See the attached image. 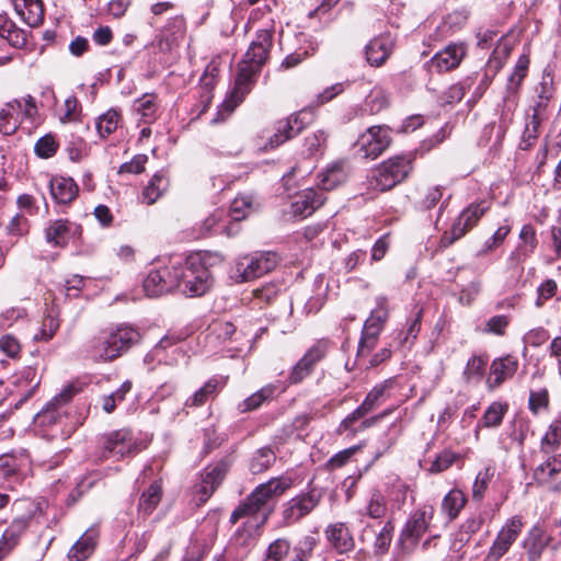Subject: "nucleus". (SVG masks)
I'll list each match as a JSON object with an SVG mask.
<instances>
[{"label": "nucleus", "mask_w": 561, "mask_h": 561, "mask_svg": "<svg viewBox=\"0 0 561 561\" xmlns=\"http://www.w3.org/2000/svg\"><path fill=\"white\" fill-rule=\"evenodd\" d=\"M293 485V479L287 476L272 478L257 485L231 513L230 522L236 524L241 518L248 520L237 529L234 541L239 546H248L257 535V530L268 519L274 503Z\"/></svg>", "instance_id": "1"}, {"label": "nucleus", "mask_w": 561, "mask_h": 561, "mask_svg": "<svg viewBox=\"0 0 561 561\" xmlns=\"http://www.w3.org/2000/svg\"><path fill=\"white\" fill-rule=\"evenodd\" d=\"M272 45L273 33L271 31L260 30L256 32L255 38L251 42L243 59L238 65L233 89L220 105L217 116L213 119L214 123L225 121L250 93L255 77L268 59Z\"/></svg>", "instance_id": "2"}, {"label": "nucleus", "mask_w": 561, "mask_h": 561, "mask_svg": "<svg viewBox=\"0 0 561 561\" xmlns=\"http://www.w3.org/2000/svg\"><path fill=\"white\" fill-rule=\"evenodd\" d=\"M222 255L213 252L191 254L183 264H173L174 273H179V288L184 295L194 297L204 295L213 284L209 266L221 263Z\"/></svg>", "instance_id": "3"}, {"label": "nucleus", "mask_w": 561, "mask_h": 561, "mask_svg": "<svg viewBox=\"0 0 561 561\" xmlns=\"http://www.w3.org/2000/svg\"><path fill=\"white\" fill-rule=\"evenodd\" d=\"M140 339L130 325L119 324L100 332L88 346L89 356L95 362H112L128 351Z\"/></svg>", "instance_id": "4"}, {"label": "nucleus", "mask_w": 561, "mask_h": 561, "mask_svg": "<svg viewBox=\"0 0 561 561\" xmlns=\"http://www.w3.org/2000/svg\"><path fill=\"white\" fill-rule=\"evenodd\" d=\"M411 169V160L407 157L390 158L371 171L369 186L378 192L391 190L409 175Z\"/></svg>", "instance_id": "5"}, {"label": "nucleus", "mask_w": 561, "mask_h": 561, "mask_svg": "<svg viewBox=\"0 0 561 561\" xmlns=\"http://www.w3.org/2000/svg\"><path fill=\"white\" fill-rule=\"evenodd\" d=\"M278 263L274 252L244 255L236 262L232 278L238 283L250 282L273 271Z\"/></svg>", "instance_id": "6"}, {"label": "nucleus", "mask_w": 561, "mask_h": 561, "mask_svg": "<svg viewBox=\"0 0 561 561\" xmlns=\"http://www.w3.org/2000/svg\"><path fill=\"white\" fill-rule=\"evenodd\" d=\"M389 318L388 298L379 296L376 298V308L364 323L362 337L358 345L357 357H364L377 344L378 336Z\"/></svg>", "instance_id": "7"}, {"label": "nucleus", "mask_w": 561, "mask_h": 561, "mask_svg": "<svg viewBox=\"0 0 561 561\" xmlns=\"http://www.w3.org/2000/svg\"><path fill=\"white\" fill-rule=\"evenodd\" d=\"M324 492L317 486H309L288 502L283 510V518L286 524H294L308 516L322 501Z\"/></svg>", "instance_id": "8"}, {"label": "nucleus", "mask_w": 561, "mask_h": 561, "mask_svg": "<svg viewBox=\"0 0 561 561\" xmlns=\"http://www.w3.org/2000/svg\"><path fill=\"white\" fill-rule=\"evenodd\" d=\"M489 209L490 204L486 201L468 205L454 221L450 231L443 236L442 243L444 247L451 245L455 241L461 239L478 224Z\"/></svg>", "instance_id": "9"}, {"label": "nucleus", "mask_w": 561, "mask_h": 561, "mask_svg": "<svg viewBox=\"0 0 561 561\" xmlns=\"http://www.w3.org/2000/svg\"><path fill=\"white\" fill-rule=\"evenodd\" d=\"M140 450L138 440L128 428L113 431L103 436L101 459L115 457L117 460L134 456Z\"/></svg>", "instance_id": "10"}, {"label": "nucleus", "mask_w": 561, "mask_h": 561, "mask_svg": "<svg viewBox=\"0 0 561 561\" xmlns=\"http://www.w3.org/2000/svg\"><path fill=\"white\" fill-rule=\"evenodd\" d=\"M179 273L172 266L151 270L144 279L142 287L148 297H158L176 288Z\"/></svg>", "instance_id": "11"}, {"label": "nucleus", "mask_w": 561, "mask_h": 561, "mask_svg": "<svg viewBox=\"0 0 561 561\" xmlns=\"http://www.w3.org/2000/svg\"><path fill=\"white\" fill-rule=\"evenodd\" d=\"M311 119V113L301 111L297 114L289 116L286 119L279 121L276 125V131L270 138L265 149H274L284 144L286 140L298 135Z\"/></svg>", "instance_id": "12"}, {"label": "nucleus", "mask_w": 561, "mask_h": 561, "mask_svg": "<svg viewBox=\"0 0 561 561\" xmlns=\"http://www.w3.org/2000/svg\"><path fill=\"white\" fill-rule=\"evenodd\" d=\"M389 129L382 126H373L357 140L356 146L364 158L376 159L390 145Z\"/></svg>", "instance_id": "13"}, {"label": "nucleus", "mask_w": 561, "mask_h": 561, "mask_svg": "<svg viewBox=\"0 0 561 561\" xmlns=\"http://www.w3.org/2000/svg\"><path fill=\"white\" fill-rule=\"evenodd\" d=\"M523 523L519 517H512L501 528L495 540L490 547L485 557L486 561H499L511 548L513 542L517 539Z\"/></svg>", "instance_id": "14"}, {"label": "nucleus", "mask_w": 561, "mask_h": 561, "mask_svg": "<svg viewBox=\"0 0 561 561\" xmlns=\"http://www.w3.org/2000/svg\"><path fill=\"white\" fill-rule=\"evenodd\" d=\"M327 352V342L319 341L313 344L291 368V371L288 376L289 382H301L313 371L314 366L325 357Z\"/></svg>", "instance_id": "15"}, {"label": "nucleus", "mask_w": 561, "mask_h": 561, "mask_svg": "<svg viewBox=\"0 0 561 561\" xmlns=\"http://www.w3.org/2000/svg\"><path fill=\"white\" fill-rule=\"evenodd\" d=\"M392 379H388L375 386L368 392L363 403L341 422L339 432L342 433L347 431L357 420L364 417L367 413L373 411L378 405L379 400L383 397L386 390L392 387Z\"/></svg>", "instance_id": "16"}, {"label": "nucleus", "mask_w": 561, "mask_h": 561, "mask_svg": "<svg viewBox=\"0 0 561 561\" xmlns=\"http://www.w3.org/2000/svg\"><path fill=\"white\" fill-rule=\"evenodd\" d=\"M528 66L529 57L527 55H522L515 65L513 73L507 80L503 102L508 112H512L517 106L518 92L527 76Z\"/></svg>", "instance_id": "17"}, {"label": "nucleus", "mask_w": 561, "mask_h": 561, "mask_svg": "<svg viewBox=\"0 0 561 561\" xmlns=\"http://www.w3.org/2000/svg\"><path fill=\"white\" fill-rule=\"evenodd\" d=\"M227 471L228 467L225 462H218L205 468L201 476V482L195 486V493L198 495L201 503H205L221 484Z\"/></svg>", "instance_id": "18"}, {"label": "nucleus", "mask_w": 561, "mask_h": 561, "mask_svg": "<svg viewBox=\"0 0 561 561\" xmlns=\"http://www.w3.org/2000/svg\"><path fill=\"white\" fill-rule=\"evenodd\" d=\"M227 471L228 467L225 462H218L205 468L201 476V482L195 486V493L198 495L201 503H205L221 484Z\"/></svg>", "instance_id": "19"}, {"label": "nucleus", "mask_w": 561, "mask_h": 561, "mask_svg": "<svg viewBox=\"0 0 561 561\" xmlns=\"http://www.w3.org/2000/svg\"><path fill=\"white\" fill-rule=\"evenodd\" d=\"M432 515V507L428 512L426 510H419L412 514L401 531L400 540L410 541L413 546L416 545L420 538L427 530Z\"/></svg>", "instance_id": "20"}, {"label": "nucleus", "mask_w": 561, "mask_h": 561, "mask_svg": "<svg viewBox=\"0 0 561 561\" xmlns=\"http://www.w3.org/2000/svg\"><path fill=\"white\" fill-rule=\"evenodd\" d=\"M465 55L466 47L462 44H450L432 57L431 67L438 72L449 71L460 65Z\"/></svg>", "instance_id": "21"}, {"label": "nucleus", "mask_w": 561, "mask_h": 561, "mask_svg": "<svg viewBox=\"0 0 561 561\" xmlns=\"http://www.w3.org/2000/svg\"><path fill=\"white\" fill-rule=\"evenodd\" d=\"M518 368V360L511 355L496 358L492 362L490 367V375L486 383L490 390L501 386L506 379L514 376Z\"/></svg>", "instance_id": "22"}, {"label": "nucleus", "mask_w": 561, "mask_h": 561, "mask_svg": "<svg viewBox=\"0 0 561 561\" xmlns=\"http://www.w3.org/2000/svg\"><path fill=\"white\" fill-rule=\"evenodd\" d=\"M350 173L347 160L339 159L327 167L319 175V186L322 191H330L344 183Z\"/></svg>", "instance_id": "23"}, {"label": "nucleus", "mask_w": 561, "mask_h": 561, "mask_svg": "<svg viewBox=\"0 0 561 561\" xmlns=\"http://www.w3.org/2000/svg\"><path fill=\"white\" fill-rule=\"evenodd\" d=\"M393 41L390 35H380L373 38L365 49L366 60L374 67L381 66L390 56Z\"/></svg>", "instance_id": "24"}, {"label": "nucleus", "mask_w": 561, "mask_h": 561, "mask_svg": "<svg viewBox=\"0 0 561 561\" xmlns=\"http://www.w3.org/2000/svg\"><path fill=\"white\" fill-rule=\"evenodd\" d=\"M325 537L339 553H346L354 549L355 542L344 523L329 525L324 530Z\"/></svg>", "instance_id": "25"}, {"label": "nucleus", "mask_w": 561, "mask_h": 561, "mask_svg": "<svg viewBox=\"0 0 561 561\" xmlns=\"http://www.w3.org/2000/svg\"><path fill=\"white\" fill-rule=\"evenodd\" d=\"M22 102L18 99L7 102L0 108V134L12 135L21 125Z\"/></svg>", "instance_id": "26"}, {"label": "nucleus", "mask_w": 561, "mask_h": 561, "mask_svg": "<svg viewBox=\"0 0 561 561\" xmlns=\"http://www.w3.org/2000/svg\"><path fill=\"white\" fill-rule=\"evenodd\" d=\"M28 517L15 518L4 530L0 539V560L10 553L19 543L21 536L25 533L28 526Z\"/></svg>", "instance_id": "27"}, {"label": "nucleus", "mask_w": 561, "mask_h": 561, "mask_svg": "<svg viewBox=\"0 0 561 561\" xmlns=\"http://www.w3.org/2000/svg\"><path fill=\"white\" fill-rule=\"evenodd\" d=\"M50 194L58 204H70L78 196V185L71 178L55 176L49 182Z\"/></svg>", "instance_id": "28"}, {"label": "nucleus", "mask_w": 561, "mask_h": 561, "mask_svg": "<svg viewBox=\"0 0 561 561\" xmlns=\"http://www.w3.org/2000/svg\"><path fill=\"white\" fill-rule=\"evenodd\" d=\"M99 538L98 528H89L71 547L68 558L71 561H84L94 551Z\"/></svg>", "instance_id": "29"}, {"label": "nucleus", "mask_w": 561, "mask_h": 561, "mask_svg": "<svg viewBox=\"0 0 561 561\" xmlns=\"http://www.w3.org/2000/svg\"><path fill=\"white\" fill-rule=\"evenodd\" d=\"M14 9L31 27H36L44 21L42 0H14Z\"/></svg>", "instance_id": "30"}, {"label": "nucleus", "mask_w": 561, "mask_h": 561, "mask_svg": "<svg viewBox=\"0 0 561 561\" xmlns=\"http://www.w3.org/2000/svg\"><path fill=\"white\" fill-rule=\"evenodd\" d=\"M73 225L67 219L49 222L45 229L46 241L54 247H65L73 234Z\"/></svg>", "instance_id": "31"}, {"label": "nucleus", "mask_w": 561, "mask_h": 561, "mask_svg": "<svg viewBox=\"0 0 561 561\" xmlns=\"http://www.w3.org/2000/svg\"><path fill=\"white\" fill-rule=\"evenodd\" d=\"M184 36V23L183 20L175 19L172 22V28L162 30L159 35H157L154 42L152 43L160 51L168 53L175 47L180 39Z\"/></svg>", "instance_id": "32"}, {"label": "nucleus", "mask_w": 561, "mask_h": 561, "mask_svg": "<svg viewBox=\"0 0 561 561\" xmlns=\"http://www.w3.org/2000/svg\"><path fill=\"white\" fill-rule=\"evenodd\" d=\"M324 201L323 192H318L313 188L305 190L293 204L294 213L302 217L310 216L323 205Z\"/></svg>", "instance_id": "33"}, {"label": "nucleus", "mask_w": 561, "mask_h": 561, "mask_svg": "<svg viewBox=\"0 0 561 561\" xmlns=\"http://www.w3.org/2000/svg\"><path fill=\"white\" fill-rule=\"evenodd\" d=\"M133 108L140 122L152 124L158 118V96L153 93H145L134 102Z\"/></svg>", "instance_id": "34"}, {"label": "nucleus", "mask_w": 561, "mask_h": 561, "mask_svg": "<svg viewBox=\"0 0 561 561\" xmlns=\"http://www.w3.org/2000/svg\"><path fill=\"white\" fill-rule=\"evenodd\" d=\"M0 38L5 39L15 48H21L26 44L25 31L19 28L7 14H0Z\"/></svg>", "instance_id": "35"}, {"label": "nucleus", "mask_w": 561, "mask_h": 561, "mask_svg": "<svg viewBox=\"0 0 561 561\" xmlns=\"http://www.w3.org/2000/svg\"><path fill=\"white\" fill-rule=\"evenodd\" d=\"M550 537H548L541 527L535 526L528 534L525 541L529 560L537 561L545 548L549 545Z\"/></svg>", "instance_id": "36"}, {"label": "nucleus", "mask_w": 561, "mask_h": 561, "mask_svg": "<svg viewBox=\"0 0 561 561\" xmlns=\"http://www.w3.org/2000/svg\"><path fill=\"white\" fill-rule=\"evenodd\" d=\"M222 388V385L217 378H210L205 385L195 391L185 401V407L197 408L205 404L209 399L217 396Z\"/></svg>", "instance_id": "37"}, {"label": "nucleus", "mask_w": 561, "mask_h": 561, "mask_svg": "<svg viewBox=\"0 0 561 561\" xmlns=\"http://www.w3.org/2000/svg\"><path fill=\"white\" fill-rule=\"evenodd\" d=\"M467 503L465 493L459 489L450 490L442 501V511L449 520L456 519Z\"/></svg>", "instance_id": "38"}, {"label": "nucleus", "mask_w": 561, "mask_h": 561, "mask_svg": "<svg viewBox=\"0 0 561 561\" xmlns=\"http://www.w3.org/2000/svg\"><path fill=\"white\" fill-rule=\"evenodd\" d=\"M168 180L161 172L156 173L141 192V202L147 205L154 204L167 191Z\"/></svg>", "instance_id": "39"}, {"label": "nucleus", "mask_w": 561, "mask_h": 561, "mask_svg": "<svg viewBox=\"0 0 561 561\" xmlns=\"http://www.w3.org/2000/svg\"><path fill=\"white\" fill-rule=\"evenodd\" d=\"M72 396L71 390H65L54 398L46 408L38 413V419L42 423H56L60 417L59 409L67 403Z\"/></svg>", "instance_id": "40"}, {"label": "nucleus", "mask_w": 561, "mask_h": 561, "mask_svg": "<svg viewBox=\"0 0 561 561\" xmlns=\"http://www.w3.org/2000/svg\"><path fill=\"white\" fill-rule=\"evenodd\" d=\"M162 490L159 482H153L141 494L138 511L145 515L151 514L161 501Z\"/></svg>", "instance_id": "41"}, {"label": "nucleus", "mask_w": 561, "mask_h": 561, "mask_svg": "<svg viewBox=\"0 0 561 561\" xmlns=\"http://www.w3.org/2000/svg\"><path fill=\"white\" fill-rule=\"evenodd\" d=\"M275 387L272 385H267L261 388L255 393L248 397L238 405V410L241 413H247L253 410L259 409L266 400L271 399L274 396Z\"/></svg>", "instance_id": "42"}, {"label": "nucleus", "mask_w": 561, "mask_h": 561, "mask_svg": "<svg viewBox=\"0 0 561 561\" xmlns=\"http://www.w3.org/2000/svg\"><path fill=\"white\" fill-rule=\"evenodd\" d=\"M275 451L271 447H262L254 453L250 461V470L254 474L262 473L275 462Z\"/></svg>", "instance_id": "43"}, {"label": "nucleus", "mask_w": 561, "mask_h": 561, "mask_svg": "<svg viewBox=\"0 0 561 561\" xmlns=\"http://www.w3.org/2000/svg\"><path fill=\"white\" fill-rule=\"evenodd\" d=\"M508 404L500 401L492 402L485 410L480 423L483 427H497L501 425L506 412Z\"/></svg>", "instance_id": "44"}, {"label": "nucleus", "mask_w": 561, "mask_h": 561, "mask_svg": "<svg viewBox=\"0 0 561 561\" xmlns=\"http://www.w3.org/2000/svg\"><path fill=\"white\" fill-rule=\"evenodd\" d=\"M226 218L227 214L225 210L216 209L199 224L198 237L204 238L211 233H220Z\"/></svg>", "instance_id": "45"}, {"label": "nucleus", "mask_w": 561, "mask_h": 561, "mask_svg": "<svg viewBox=\"0 0 561 561\" xmlns=\"http://www.w3.org/2000/svg\"><path fill=\"white\" fill-rule=\"evenodd\" d=\"M393 531L394 525L392 520H387L376 535V539L374 542L375 554L382 556L387 553L392 541Z\"/></svg>", "instance_id": "46"}, {"label": "nucleus", "mask_w": 561, "mask_h": 561, "mask_svg": "<svg viewBox=\"0 0 561 561\" xmlns=\"http://www.w3.org/2000/svg\"><path fill=\"white\" fill-rule=\"evenodd\" d=\"M131 381H124L121 387L108 396L102 397V409L106 413H112L119 402H123L126 394L131 390Z\"/></svg>", "instance_id": "47"}, {"label": "nucleus", "mask_w": 561, "mask_h": 561, "mask_svg": "<svg viewBox=\"0 0 561 561\" xmlns=\"http://www.w3.org/2000/svg\"><path fill=\"white\" fill-rule=\"evenodd\" d=\"M494 477V469L486 467L479 471L472 485V499L474 501H481L489 486V483Z\"/></svg>", "instance_id": "48"}, {"label": "nucleus", "mask_w": 561, "mask_h": 561, "mask_svg": "<svg viewBox=\"0 0 561 561\" xmlns=\"http://www.w3.org/2000/svg\"><path fill=\"white\" fill-rule=\"evenodd\" d=\"M252 199L250 196H238L236 197L230 206L227 218H231L233 221H240L251 213Z\"/></svg>", "instance_id": "49"}, {"label": "nucleus", "mask_w": 561, "mask_h": 561, "mask_svg": "<svg viewBox=\"0 0 561 561\" xmlns=\"http://www.w3.org/2000/svg\"><path fill=\"white\" fill-rule=\"evenodd\" d=\"M119 114L115 110H110L101 115L96 122V129L101 137L105 138L116 130L118 126Z\"/></svg>", "instance_id": "50"}, {"label": "nucleus", "mask_w": 561, "mask_h": 561, "mask_svg": "<svg viewBox=\"0 0 561 561\" xmlns=\"http://www.w3.org/2000/svg\"><path fill=\"white\" fill-rule=\"evenodd\" d=\"M488 358L483 356H472L469 358L467 366L463 371V377L467 381L477 380L479 381L485 370Z\"/></svg>", "instance_id": "51"}, {"label": "nucleus", "mask_w": 561, "mask_h": 561, "mask_svg": "<svg viewBox=\"0 0 561 561\" xmlns=\"http://www.w3.org/2000/svg\"><path fill=\"white\" fill-rule=\"evenodd\" d=\"M387 513V501L380 491H374L371 493L370 500L366 505V514L374 518L378 519L386 515Z\"/></svg>", "instance_id": "52"}, {"label": "nucleus", "mask_w": 561, "mask_h": 561, "mask_svg": "<svg viewBox=\"0 0 561 561\" xmlns=\"http://www.w3.org/2000/svg\"><path fill=\"white\" fill-rule=\"evenodd\" d=\"M550 403L549 392L547 388L539 390H530L528 409L533 414H538L541 409H548Z\"/></svg>", "instance_id": "53"}, {"label": "nucleus", "mask_w": 561, "mask_h": 561, "mask_svg": "<svg viewBox=\"0 0 561 561\" xmlns=\"http://www.w3.org/2000/svg\"><path fill=\"white\" fill-rule=\"evenodd\" d=\"M558 284L554 279L543 280L537 288V298L535 306L541 308L548 300L557 295Z\"/></svg>", "instance_id": "54"}, {"label": "nucleus", "mask_w": 561, "mask_h": 561, "mask_svg": "<svg viewBox=\"0 0 561 561\" xmlns=\"http://www.w3.org/2000/svg\"><path fill=\"white\" fill-rule=\"evenodd\" d=\"M57 149L58 144L49 134L41 137L34 146L35 153L44 159L53 157L57 152Z\"/></svg>", "instance_id": "55"}, {"label": "nucleus", "mask_w": 561, "mask_h": 561, "mask_svg": "<svg viewBox=\"0 0 561 561\" xmlns=\"http://www.w3.org/2000/svg\"><path fill=\"white\" fill-rule=\"evenodd\" d=\"M59 329V321L56 317L48 314L44 318L39 332L34 335L35 341H49Z\"/></svg>", "instance_id": "56"}, {"label": "nucleus", "mask_w": 561, "mask_h": 561, "mask_svg": "<svg viewBox=\"0 0 561 561\" xmlns=\"http://www.w3.org/2000/svg\"><path fill=\"white\" fill-rule=\"evenodd\" d=\"M473 79L468 77L462 82L455 83L448 88V90L444 93L446 103L459 102L466 94V90L471 85Z\"/></svg>", "instance_id": "57"}, {"label": "nucleus", "mask_w": 561, "mask_h": 561, "mask_svg": "<svg viewBox=\"0 0 561 561\" xmlns=\"http://www.w3.org/2000/svg\"><path fill=\"white\" fill-rule=\"evenodd\" d=\"M457 455L451 450H443L438 454L432 462L430 471L432 473H439L447 470L456 461Z\"/></svg>", "instance_id": "58"}, {"label": "nucleus", "mask_w": 561, "mask_h": 561, "mask_svg": "<svg viewBox=\"0 0 561 561\" xmlns=\"http://www.w3.org/2000/svg\"><path fill=\"white\" fill-rule=\"evenodd\" d=\"M288 551L289 542L285 539H277L268 546L264 561H282Z\"/></svg>", "instance_id": "59"}, {"label": "nucleus", "mask_w": 561, "mask_h": 561, "mask_svg": "<svg viewBox=\"0 0 561 561\" xmlns=\"http://www.w3.org/2000/svg\"><path fill=\"white\" fill-rule=\"evenodd\" d=\"M148 157L146 154H136L129 162L123 163L118 169V174H140L145 171Z\"/></svg>", "instance_id": "60"}, {"label": "nucleus", "mask_w": 561, "mask_h": 561, "mask_svg": "<svg viewBox=\"0 0 561 561\" xmlns=\"http://www.w3.org/2000/svg\"><path fill=\"white\" fill-rule=\"evenodd\" d=\"M510 324V318L505 314L491 317L484 328V332L495 335H504L506 328Z\"/></svg>", "instance_id": "61"}, {"label": "nucleus", "mask_w": 561, "mask_h": 561, "mask_svg": "<svg viewBox=\"0 0 561 561\" xmlns=\"http://www.w3.org/2000/svg\"><path fill=\"white\" fill-rule=\"evenodd\" d=\"M327 134L323 130H318L312 135L306 137L305 147L308 154L317 153L327 142Z\"/></svg>", "instance_id": "62"}, {"label": "nucleus", "mask_w": 561, "mask_h": 561, "mask_svg": "<svg viewBox=\"0 0 561 561\" xmlns=\"http://www.w3.org/2000/svg\"><path fill=\"white\" fill-rule=\"evenodd\" d=\"M366 104L371 113H377L387 106L388 96L382 90L375 89L367 96Z\"/></svg>", "instance_id": "63"}, {"label": "nucleus", "mask_w": 561, "mask_h": 561, "mask_svg": "<svg viewBox=\"0 0 561 561\" xmlns=\"http://www.w3.org/2000/svg\"><path fill=\"white\" fill-rule=\"evenodd\" d=\"M0 351L7 356L14 358L21 352V344L13 335L5 334L0 337Z\"/></svg>", "instance_id": "64"}]
</instances>
